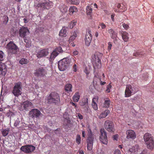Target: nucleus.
<instances>
[{"instance_id": "obj_20", "label": "nucleus", "mask_w": 154, "mask_h": 154, "mask_svg": "<svg viewBox=\"0 0 154 154\" xmlns=\"http://www.w3.org/2000/svg\"><path fill=\"white\" fill-rule=\"evenodd\" d=\"M86 14L89 19H91L92 18V8L91 5L87 6L86 8Z\"/></svg>"}, {"instance_id": "obj_27", "label": "nucleus", "mask_w": 154, "mask_h": 154, "mask_svg": "<svg viewBox=\"0 0 154 154\" xmlns=\"http://www.w3.org/2000/svg\"><path fill=\"white\" fill-rule=\"evenodd\" d=\"M108 32L110 34L111 37L112 39L115 38L117 36V34L112 29H109L108 30Z\"/></svg>"}, {"instance_id": "obj_39", "label": "nucleus", "mask_w": 154, "mask_h": 154, "mask_svg": "<svg viewBox=\"0 0 154 154\" xmlns=\"http://www.w3.org/2000/svg\"><path fill=\"white\" fill-rule=\"evenodd\" d=\"M29 62L28 60L26 59L22 58L20 61L19 63L22 65L27 64Z\"/></svg>"}, {"instance_id": "obj_5", "label": "nucleus", "mask_w": 154, "mask_h": 154, "mask_svg": "<svg viewBox=\"0 0 154 154\" xmlns=\"http://www.w3.org/2000/svg\"><path fill=\"white\" fill-rule=\"evenodd\" d=\"M70 63V60L68 58H66L60 60L58 63V67L60 70H65Z\"/></svg>"}, {"instance_id": "obj_60", "label": "nucleus", "mask_w": 154, "mask_h": 154, "mask_svg": "<svg viewBox=\"0 0 154 154\" xmlns=\"http://www.w3.org/2000/svg\"><path fill=\"white\" fill-rule=\"evenodd\" d=\"M115 14H112L111 15V18L113 21H114V17H115Z\"/></svg>"}, {"instance_id": "obj_16", "label": "nucleus", "mask_w": 154, "mask_h": 154, "mask_svg": "<svg viewBox=\"0 0 154 154\" xmlns=\"http://www.w3.org/2000/svg\"><path fill=\"white\" fill-rule=\"evenodd\" d=\"M41 114L40 111L36 109H32L29 112V115L32 118H38Z\"/></svg>"}, {"instance_id": "obj_32", "label": "nucleus", "mask_w": 154, "mask_h": 154, "mask_svg": "<svg viewBox=\"0 0 154 154\" xmlns=\"http://www.w3.org/2000/svg\"><path fill=\"white\" fill-rule=\"evenodd\" d=\"M66 2L70 4L76 5H79L80 2L79 0H66Z\"/></svg>"}, {"instance_id": "obj_53", "label": "nucleus", "mask_w": 154, "mask_h": 154, "mask_svg": "<svg viewBox=\"0 0 154 154\" xmlns=\"http://www.w3.org/2000/svg\"><path fill=\"white\" fill-rule=\"evenodd\" d=\"M77 116L78 117L79 119L81 120L83 119V116L80 113H78L77 114Z\"/></svg>"}, {"instance_id": "obj_44", "label": "nucleus", "mask_w": 154, "mask_h": 154, "mask_svg": "<svg viewBox=\"0 0 154 154\" xmlns=\"http://www.w3.org/2000/svg\"><path fill=\"white\" fill-rule=\"evenodd\" d=\"M76 142L78 144L80 143L81 142V137L79 135L77 134L76 137Z\"/></svg>"}, {"instance_id": "obj_64", "label": "nucleus", "mask_w": 154, "mask_h": 154, "mask_svg": "<svg viewBox=\"0 0 154 154\" xmlns=\"http://www.w3.org/2000/svg\"><path fill=\"white\" fill-rule=\"evenodd\" d=\"M82 135L83 137H85V132L84 131H82Z\"/></svg>"}, {"instance_id": "obj_42", "label": "nucleus", "mask_w": 154, "mask_h": 154, "mask_svg": "<svg viewBox=\"0 0 154 154\" xmlns=\"http://www.w3.org/2000/svg\"><path fill=\"white\" fill-rule=\"evenodd\" d=\"M99 78H101L98 75H95L93 79V84H97V81L98 80H99Z\"/></svg>"}, {"instance_id": "obj_8", "label": "nucleus", "mask_w": 154, "mask_h": 154, "mask_svg": "<svg viewBox=\"0 0 154 154\" xmlns=\"http://www.w3.org/2000/svg\"><path fill=\"white\" fill-rule=\"evenodd\" d=\"M33 107V104L31 102L27 100L23 102V103L21 104L19 110L21 111L23 110L27 111Z\"/></svg>"}, {"instance_id": "obj_15", "label": "nucleus", "mask_w": 154, "mask_h": 154, "mask_svg": "<svg viewBox=\"0 0 154 154\" xmlns=\"http://www.w3.org/2000/svg\"><path fill=\"white\" fill-rule=\"evenodd\" d=\"M91 31L88 29L86 32L85 42V45L87 46L90 45L92 40V35Z\"/></svg>"}, {"instance_id": "obj_37", "label": "nucleus", "mask_w": 154, "mask_h": 154, "mask_svg": "<svg viewBox=\"0 0 154 154\" xmlns=\"http://www.w3.org/2000/svg\"><path fill=\"white\" fill-rule=\"evenodd\" d=\"M77 36V34L76 32H74L72 35L71 36L69 39V43H71L74 40Z\"/></svg>"}, {"instance_id": "obj_51", "label": "nucleus", "mask_w": 154, "mask_h": 154, "mask_svg": "<svg viewBox=\"0 0 154 154\" xmlns=\"http://www.w3.org/2000/svg\"><path fill=\"white\" fill-rule=\"evenodd\" d=\"M98 99V98L97 97H96L93 98L92 101V103L94 102L97 103V102Z\"/></svg>"}, {"instance_id": "obj_22", "label": "nucleus", "mask_w": 154, "mask_h": 154, "mask_svg": "<svg viewBox=\"0 0 154 154\" xmlns=\"http://www.w3.org/2000/svg\"><path fill=\"white\" fill-rule=\"evenodd\" d=\"M110 113L109 110L106 109L104 111L102 112L98 117L99 119H101L106 117Z\"/></svg>"}, {"instance_id": "obj_58", "label": "nucleus", "mask_w": 154, "mask_h": 154, "mask_svg": "<svg viewBox=\"0 0 154 154\" xmlns=\"http://www.w3.org/2000/svg\"><path fill=\"white\" fill-rule=\"evenodd\" d=\"M134 55L135 56H139L141 57V55H140V53L138 52H136L134 54Z\"/></svg>"}, {"instance_id": "obj_48", "label": "nucleus", "mask_w": 154, "mask_h": 154, "mask_svg": "<svg viewBox=\"0 0 154 154\" xmlns=\"http://www.w3.org/2000/svg\"><path fill=\"white\" fill-rule=\"evenodd\" d=\"M4 54V53L2 51H0V62L3 60Z\"/></svg>"}, {"instance_id": "obj_24", "label": "nucleus", "mask_w": 154, "mask_h": 154, "mask_svg": "<svg viewBox=\"0 0 154 154\" xmlns=\"http://www.w3.org/2000/svg\"><path fill=\"white\" fill-rule=\"evenodd\" d=\"M104 102L103 104V107L106 108H108L110 105V101L108 98H106L104 99Z\"/></svg>"}, {"instance_id": "obj_14", "label": "nucleus", "mask_w": 154, "mask_h": 154, "mask_svg": "<svg viewBox=\"0 0 154 154\" xmlns=\"http://www.w3.org/2000/svg\"><path fill=\"white\" fill-rule=\"evenodd\" d=\"M103 56V54L99 52H96L95 54H93L92 55V58L94 61L97 62L98 63L97 68H100L101 66V61L100 58Z\"/></svg>"}, {"instance_id": "obj_49", "label": "nucleus", "mask_w": 154, "mask_h": 154, "mask_svg": "<svg viewBox=\"0 0 154 154\" xmlns=\"http://www.w3.org/2000/svg\"><path fill=\"white\" fill-rule=\"evenodd\" d=\"M112 45V43L110 42H109L108 43V51L109 52L111 49Z\"/></svg>"}, {"instance_id": "obj_25", "label": "nucleus", "mask_w": 154, "mask_h": 154, "mask_svg": "<svg viewBox=\"0 0 154 154\" xmlns=\"http://www.w3.org/2000/svg\"><path fill=\"white\" fill-rule=\"evenodd\" d=\"M88 99L87 98L85 97L83 98L82 99L81 101H80L79 102V104L81 106H85L88 109Z\"/></svg>"}, {"instance_id": "obj_11", "label": "nucleus", "mask_w": 154, "mask_h": 154, "mask_svg": "<svg viewBox=\"0 0 154 154\" xmlns=\"http://www.w3.org/2000/svg\"><path fill=\"white\" fill-rule=\"evenodd\" d=\"M104 127L105 129L109 132H113L115 130L113 123L110 121H106L104 122Z\"/></svg>"}, {"instance_id": "obj_23", "label": "nucleus", "mask_w": 154, "mask_h": 154, "mask_svg": "<svg viewBox=\"0 0 154 154\" xmlns=\"http://www.w3.org/2000/svg\"><path fill=\"white\" fill-rule=\"evenodd\" d=\"M121 34L123 40L125 42H127L129 38L128 33L125 31H122Z\"/></svg>"}, {"instance_id": "obj_17", "label": "nucleus", "mask_w": 154, "mask_h": 154, "mask_svg": "<svg viewBox=\"0 0 154 154\" xmlns=\"http://www.w3.org/2000/svg\"><path fill=\"white\" fill-rule=\"evenodd\" d=\"M52 3L51 2H44L42 3H39L38 5V7H41L45 9H48L51 7Z\"/></svg>"}, {"instance_id": "obj_56", "label": "nucleus", "mask_w": 154, "mask_h": 154, "mask_svg": "<svg viewBox=\"0 0 154 154\" xmlns=\"http://www.w3.org/2000/svg\"><path fill=\"white\" fill-rule=\"evenodd\" d=\"M77 66L76 64H74L73 66V71L76 72L77 71Z\"/></svg>"}, {"instance_id": "obj_41", "label": "nucleus", "mask_w": 154, "mask_h": 154, "mask_svg": "<svg viewBox=\"0 0 154 154\" xmlns=\"http://www.w3.org/2000/svg\"><path fill=\"white\" fill-rule=\"evenodd\" d=\"M8 20V18L7 16H4L2 21V24L5 25L7 23Z\"/></svg>"}, {"instance_id": "obj_10", "label": "nucleus", "mask_w": 154, "mask_h": 154, "mask_svg": "<svg viewBox=\"0 0 154 154\" xmlns=\"http://www.w3.org/2000/svg\"><path fill=\"white\" fill-rule=\"evenodd\" d=\"M100 141L103 143L107 144L108 143V139L106 134V132L103 128L100 130Z\"/></svg>"}, {"instance_id": "obj_28", "label": "nucleus", "mask_w": 154, "mask_h": 154, "mask_svg": "<svg viewBox=\"0 0 154 154\" xmlns=\"http://www.w3.org/2000/svg\"><path fill=\"white\" fill-rule=\"evenodd\" d=\"M58 54V53H56L55 51H53L51 53L50 57L49 59L50 61L52 62L55 57L57 56Z\"/></svg>"}, {"instance_id": "obj_43", "label": "nucleus", "mask_w": 154, "mask_h": 154, "mask_svg": "<svg viewBox=\"0 0 154 154\" xmlns=\"http://www.w3.org/2000/svg\"><path fill=\"white\" fill-rule=\"evenodd\" d=\"M54 51H55L56 53H58V54L62 52L63 51L62 48L60 46L57 47Z\"/></svg>"}, {"instance_id": "obj_3", "label": "nucleus", "mask_w": 154, "mask_h": 154, "mask_svg": "<svg viewBox=\"0 0 154 154\" xmlns=\"http://www.w3.org/2000/svg\"><path fill=\"white\" fill-rule=\"evenodd\" d=\"M87 131L88 137L86 139V143L88 149L90 151L92 149L94 136V134L92 132L90 126L88 127Z\"/></svg>"}, {"instance_id": "obj_21", "label": "nucleus", "mask_w": 154, "mask_h": 154, "mask_svg": "<svg viewBox=\"0 0 154 154\" xmlns=\"http://www.w3.org/2000/svg\"><path fill=\"white\" fill-rule=\"evenodd\" d=\"M7 71L6 66L3 63L0 64V76L1 75H5Z\"/></svg>"}, {"instance_id": "obj_61", "label": "nucleus", "mask_w": 154, "mask_h": 154, "mask_svg": "<svg viewBox=\"0 0 154 154\" xmlns=\"http://www.w3.org/2000/svg\"><path fill=\"white\" fill-rule=\"evenodd\" d=\"M79 154H84L83 151L82 149L79 150Z\"/></svg>"}, {"instance_id": "obj_40", "label": "nucleus", "mask_w": 154, "mask_h": 154, "mask_svg": "<svg viewBox=\"0 0 154 154\" xmlns=\"http://www.w3.org/2000/svg\"><path fill=\"white\" fill-rule=\"evenodd\" d=\"M23 38L24 42L26 43V47L27 48H29L31 45L30 44V42L26 39V37Z\"/></svg>"}, {"instance_id": "obj_4", "label": "nucleus", "mask_w": 154, "mask_h": 154, "mask_svg": "<svg viewBox=\"0 0 154 154\" xmlns=\"http://www.w3.org/2000/svg\"><path fill=\"white\" fill-rule=\"evenodd\" d=\"M7 48L8 54H16L18 51L19 48L17 45L13 42H10L7 45Z\"/></svg>"}, {"instance_id": "obj_1", "label": "nucleus", "mask_w": 154, "mask_h": 154, "mask_svg": "<svg viewBox=\"0 0 154 154\" xmlns=\"http://www.w3.org/2000/svg\"><path fill=\"white\" fill-rule=\"evenodd\" d=\"M143 139L147 147L152 150L154 148V140L153 137L150 134L146 133L144 135Z\"/></svg>"}, {"instance_id": "obj_34", "label": "nucleus", "mask_w": 154, "mask_h": 154, "mask_svg": "<svg viewBox=\"0 0 154 154\" xmlns=\"http://www.w3.org/2000/svg\"><path fill=\"white\" fill-rule=\"evenodd\" d=\"M59 9L63 13H65L67 11V7L64 5H61L59 6Z\"/></svg>"}, {"instance_id": "obj_29", "label": "nucleus", "mask_w": 154, "mask_h": 154, "mask_svg": "<svg viewBox=\"0 0 154 154\" xmlns=\"http://www.w3.org/2000/svg\"><path fill=\"white\" fill-rule=\"evenodd\" d=\"M80 98V94L79 92H76L73 95L72 99L75 102H78Z\"/></svg>"}, {"instance_id": "obj_31", "label": "nucleus", "mask_w": 154, "mask_h": 154, "mask_svg": "<svg viewBox=\"0 0 154 154\" xmlns=\"http://www.w3.org/2000/svg\"><path fill=\"white\" fill-rule=\"evenodd\" d=\"M72 85L70 84H66L65 87V91L68 93L72 92Z\"/></svg>"}, {"instance_id": "obj_13", "label": "nucleus", "mask_w": 154, "mask_h": 154, "mask_svg": "<svg viewBox=\"0 0 154 154\" xmlns=\"http://www.w3.org/2000/svg\"><path fill=\"white\" fill-rule=\"evenodd\" d=\"M35 147L31 145H27L23 146L20 148V149L26 153H29L33 151L35 149Z\"/></svg>"}, {"instance_id": "obj_6", "label": "nucleus", "mask_w": 154, "mask_h": 154, "mask_svg": "<svg viewBox=\"0 0 154 154\" xmlns=\"http://www.w3.org/2000/svg\"><path fill=\"white\" fill-rule=\"evenodd\" d=\"M137 91V89L134 86L130 85H126V89L125 91V97H128L136 93Z\"/></svg>"}, {"instance_id": "obj_55", "label": "nucleus", "mask_w": 154, "mask_h": 154, "mask_svg": "<svg viewBox=\"0 0 154 154\" xmlns=\"http://www.w3.org/2000/svg\"><path fill=\"white\" fill-rule=\"evenodd\" d=\"M114 154H121V152L120 150L119 149H116L114 152Z\"/></svg>"}, {"instance_id": "obj_36", "label": "nucleus", "mask_w": 154, "mask_h": 154, "mask_svg": "<svg viewBox=\"0 0 154 154\" xmlns=\"http://www.w3.org/2000/svg\"><path fill=\"white\" fill-rule=\"evenodd\" d=\"M15 113L13 111L9 110L6 114V116L11 119V117H13L15 115Z\"/></svg>"}, {"instance_id": "obj_54", "label": "nucleus", "mask_w": 154, "mask_h": 154, "mask_svg": "<svg viewBox=\"0 0 154 154\" xmlns=\"http://www.w3.org/2000/svg\"><path fill=\"white\" fill-rule=\"evenodd\" d=\"M100 25L102 29H104L106 27V25L103 23H100Z\"/></svg>"}, {"instance_id": "obj_59", "label": "nucleus", "mask_w": 154, "mask_h": 154, "mask_svg": "<svg viewBox=\"0 0 154 154\" xmlns=\"http://www.w3.org/2000/svg\"><path fill=\"white\" fill-rule=\"evenodd\" d=\"M99 80L100 81V85H105L106 84V82H103L101 80V78H99Z\"/></svg>"}, {"instance_id": "obj_62", "label": "nucleus", "mask_w": 154, "mask_h": 154, "mask_svg": "<svg viewBox=\"0 0 154 154\" xmlns=\"http://www.w3.org/2000/svg\"><path fill=\"white\" fill-rule=\"evenodd\" d=\"M78 54V52L77 51H75L73 52V54L74 55H76Z\"/></svg>"}, {"instance_id": "obj_47", "label": "nucleus", "mask_w": 154, "mask_h": 154, "mask_svg": "<svg viewBox=\"0 0 154 154\" xmlns=\"http://www.w3.org/2000/svg\"><path fill=\"white\" fill-rule=\"evenodd\" d=\"M76 21L73 20L70 23V28H72L76 24Z\"/></svg>"}, {"instance_id": "obj_57", "label": "nucleus", "mask_w": 154, "mask_h": 154, "mask_svg": "<svg viewBox=\"0 0 154 154\" xmlns=\"http://www.w3.org/2000/svg\"><path fill=\"white\" fill-rule=\"evenodd\" d=\"M118 137V134H116L113 135V140H117Z\"/></svg>"}, {"instance_id": "obj_30", "label": "nucleus", "mask_w": 154, "mask_h": 154, "mask_svg": "<svg viewBox=\"0 0 154 154\" xmlns=\"http://www.w3.org/2000/svg\"><path fill=\"white\" fill-rule=\"evenodd\" d=\"M78 11V10L77 8L74 6H71L69 9V12L70 15H72L74 13H76Z\"/></svg>"}, {"instance_id": "obj_52", "label": "nucleus", "mask_w": 154, "mask_h": 154, "mask_svg": "<svg viewBox=\"0 0 154 154\" xmlns=\"http://www.w3.org/2000/svg\"><path fill=\"white\" fill-rule=\"evenodd\" d=\"M122 26L126 30L128 29L129 27L128 25V24H126L125 23L123 24Z\"/></svg>"}, {"instance_id": "obj_35", "label": "nucleus", "mask_w": 154, "mask_h": 154, "mask_svg": "<svg viewBox=\"0 0 154 154\" xmlns=\"http://www.w3.org/2000/svg\"><path fill=\"white\" fill-rule=\"evenodd\" d=\"M67 33V31L66 29L64 27H63L60 31L59 35L61 36L66 37V35Z\"/></svg>"}, {"instance_id": "obj_12", "label": "nucleus", "mask_w": 154, "mask_h": 154, "mask_svg": "<svg viewBox=\"0 0 154 154\" xmlns=\"http://www.w3.org/2000/svg\"><path fill=\"white\" fill-rule=\"evenodd\" d=\"M47 74V71L45 69L42 67L37 68L34 73L35 76L40 77H44Z\"/></svg>"}, {"instance_id": "obj_63", "label": "nucleus", "mask_w": 154, "mask_h": 154, "mask_svg": "<svg viewBox=\"0 0 154 154\" xmlns=\"http://www.w3.org/2000/svg\"><path fill=\"white\" fill-rule=\"evenodd\" d=\"M70 103L73 106H75V108H77L76 105L74 103L72 102H70Z\"/></svg>"}, {"instance_id": "obj_26", "label": "nucleus", "mask_w": 154, "mask_h": 154, "mask_svg": "<svg viewBox=\"0 0 154 154\" xmlns=\"http://www.w3.org/2000/svg\"><path fill=\"white\" fill-rule=\"evenodd\" d=\"M139 149V146L138 144H136L133 146L132 147L129 149V151L132 153L136 152H138Z\"/></svg>"}, {"instance_id": "obj_38", "label": "nucleus", "mask_w": 154, "mask_h": 154, "mask_svg": "<svg viewBox=\"0 0 154 154\" xmlns=\"http://www.w3.org/2000/svg\"><path fill=\"white\" fill-rule=\"evenodd\" d=\"M117 7L118 8H120V9L117 11V12H122L125 11L127 9L126 7L124 6L123 8H121V5L120 4H118L117 5Z\"/></svg>"}, {"instance_id": "obj_18", "label": "nucleus", "mask_w": 154, "mask_h": 154, "mask_svg": "<svg viewBox=\"0 0 154 154\" xmlns=\"http://www.w3.org/2000/svg\"><path fill=\"white\" fill-rule=\"evenodd\" d=\"M29 32V30L27 27H22L19 30V35L22 38L26 37Z\"/></svg>"}, {"instance_id": "obj_46", "label": "nucleus", "mask_w": 154, "mask_h": 154, "mask_svg": "<svg viewBox=\"0 0 154 154\" xmlns=\"http://www.w3.org/2000/svg\"><path fill=\"white\" fill-rule=\"evenodd\" d=\"M92 105L93 109L95 110H97L98 107L97 106L96 103H92Z\"/></svg>"}, {"instance_id": "obj_2", "label": "nucleus", "mask_w": 154, "mask_h": 154, "mask_svg": "<svg viewBox=\"0 0 154 154\" xmlns=\"http://www.w3.org/2000/svg\"><path fill=\"white\" fill-rule=\"evenodd\" d=\"M47 101L49 103L58 104L60 103V96L57 93L52 92L47 96Z\"/></svg>"}, {"instance_id": "obj_9", "label": "nucleus", "mask_w": 154, "mask_h": 154, "mask_svg": "<svg viewBox=\"0 0 154 154\" xmlns=\"http://www.w3.org/2000/svg\"><path fill=\"white\" fill-rule=\"evenodd\" d=\"M36 56L38 58H41L45 57L49 54L48 48H44L39 49L36 51Z\"/></svg>"}, {"instance_id": "obj_33", "label": "nucleus", "mask_w": 154, "mask_h": 154, "mask_svg": "<svg viewBox=\"0 0 154 154\" xmlns=\"http://www.w3.org/2000/svg\"><path fill=\"white\" fill-rule=\"evenodd\" d=\"M9 131L10 129L7 128L5 129H2L1 131L2 135L4 137H5L8 135Z\"/></svg>"}, {"instance_id": "obj_45", "label": "nucleus", "mask_w": 154, "mask_h": 154, "mask_svg": "<svg viewBox=\"0 0 154 154\" xmlns=\"http://www.w3.org/2000/svg\"><path fill=\"white\" fill-rule=\"evenodd\" d=\"M112 88V86L110 85V84H109L106 86V91L107 93H109L110 91V89Z\"/></svg>"}, {"instance_id": "obj_7", "label": "nucleus", "mask_w": 154, "mask_h": 154, "mask_svg": "<svg viewBox=\"0 0 154 154\" xmlns=\"http://www.w3.org/2000/svg\"><path fill=\"white\" fill-rule=\"evenodd\" d=\"M21 84V83H17L15 84L13 88L12 93L14 96L18 97L21 95L22 92Z\"/></svg>"}, {"instance_id": "obj_19", "label": "nucleus", "mask_w": 154, "mask_h": 154, "mask_svg": "<svg viewBox=\"0 0 154 154\" xmlns=\"http://www.w3.org/2000/svg\"><path fill=\"white\" fill-rule=\"evenodd\" d=\"M126 138L127 139L131 138L134 139L136 137V134L134 131L132 130H128L126 131Z\"/></svg>"}, {"instance_id": "obj_50", "label": "nucleus", "mask_w": 154, "mask_h": 154, "mask_svg": "<svg viewBox=\"0 0 154 154\" xmlns=\"http://www.w3.org/2000/svg\"><path fill=\"white\" fill-rule=\"evenodd\" d=\"M84 72L86 73V75L87 78H88V75L89 73V71L86 68H85L84 69Z\"/></svg>"}]
</instances>
